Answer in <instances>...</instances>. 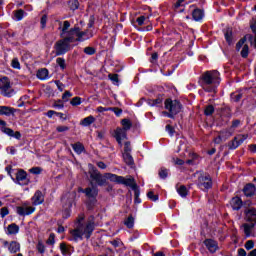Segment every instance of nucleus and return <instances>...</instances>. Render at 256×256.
Returning <instances> with one entry per match:
<instances>
[{"label": "nucleus", "instance_id": "obj_1", "mask_svg": "<svg viewBox=\"0 0 256 256\" xmlns=\"http://www.w3.org/2000/svg\"><path fill=\"white\" fill-rule=\"evenodd\" d=\"M93 231H95V220L93 217H90L86 223H81V220H79L76 229L70 231V241H83V237L91 239Z\"/></svg>", "mask_w": 256, "mask_h": 256}, {"label": "nucleus", "instance_id": "obj_2", "mask_svg": "<svg viewBox=\"0 0 256 256\" xmlns=\"http://www.w3.org/2000/svg\"><path fill=\"white\" fill-rule=\"evenodd\" d=\"M221 83V74L217 70L207 71L202 75L201 87L208 93H215Z\"/></svg>", "mask_w": 256, "mask_h": 256}, {"label": "nucleus", "instance_id": "obj_3", "mask_svg": "<svg viewBox=\"0 0 256 256\" xmlns=\"http://www.w3.org/2000/svg\"><path fill=\"white\" fill-rule=\"evenodd\" d=\"M62 216L64 219H68L71 216V208L75 201V192H68L62 197Z\"/></svg>", "mask_w": 256, "mask_h": 256}, {"label": "nucleus", "instance_id": "obj_4", "mask_svg": "<svg viewBox=\"0 0 256 256\" xmlns=\"http://www.w3.org/2000/svg\"><path fill=\"white\" fill-rule=\"evenodd\" d=\"M59 31L61 39H66L67 41H73L75 35V27L71 28L70 21H63L59 23Z\"/></svg>", "mask_w": 256, "mask_h": 256}, {"label": "nucleus", "instance_id": "obj_5", "mask_svg": "<svg viewBox=\"0 0 256 256\" xmlns=\"http://www.w3.org/2000/svg\"><path fill=\"white\" fill-rule=\"evenodd\" d=\"M5 170L7 171V174L11 177V179H13L18 185L25 186L31 183L29 178H27V172H25L24 170H19L16 173V179L13 177V175H11L13 171V168H11V166H7Z\"/></svg>", "mask_w": 256, "mask_h": 256}, {"label": "nucleus", "instance_id": "obj_6", "mask_svg": "<svg viewBox=\"0 0 256 256\" xmlns=\"http://www.w3.org/2000/svg\"><path fill=\"white\" fill-rule=\"evenodd\" d=\"M197 175V185L199 189H201L202 191H207L208 189H211V187H213V180H211V176L209 174L200 172Z\"/></svg>", "mask_w": 256, "mask_h": 256}, {"label": "nucleus", "instance_id": "obj_7", "mask_svg": "<svg viewBox=\"0 0 256 256\" xmlns=\"http://www.w3.org/2000/svg\"><path fill=\"white\" fill-rule=\"evenodd\" d=\"M165 109L169 111L168 117L173 119L174 115L181 112V103L177 100L166 99L164 102Z\"/></svg>", "mask_w": 256, "mask_h": 256}, {"label": "nucleus", "instance_id": "obj_8", "mask_svg": "<svg viewBox=\"0 0 256 256\" xmlns=\"http://www.w3.org/2000/svg\"><path fill=\"white\" fill-rule=\"evenodd\" d=\"M0 93L4 97H13V95H15V90L11 87V81H9V78H0Z\"/></svg>", "mask_w": 256, "mask_h": 256}, {"label": "nucleus", "instance_id": "obj_9", "mask_svg": "<svg viewBox=\"0 0 256 256\" xmlns=\"http://www.w3.org/2000/svg\"><path fill=\"white\" fill-rule=\"evenodd\" d=\"M71 43H75V42L71 40H67L65 38H62L61 40L56 42L55 44L56 55L57 56L65 55V53H67V51L71 49Z\"/></svg>", "mask_w": 256, "mask_h": 256}, {"label": "nucleus", "instance_id": "obj_10", "mask_svg": "<svg viewBox=\"0 0 256 256\" xmlns=\"http://www.w3.org/2000/svg\"><path fill=\"white\" fill-rule=\"evenodd\" d=\"M88 167L90 177L93 181L97 183V185H100L102 187V185H105V183H107L106 178H103V176L101 175V173H99L97 168L93 167V164H89Z\"/></svg>", "mask_w": 256, "mask_h": 256}, {"label": "nucleus", "instance_id": "obj_11", "mask_svg": "<svg viewBox=\"0 0 256 256\" xmlns=\"http://www.w3.org/2000/svg\"><path fill=\"white\" fill-rule=\"evenodd\" d=\"M93 37V34L89 33L88 30L81 31L79 27H75L74 36L72 38V41L74 43L87 41L88 39H91Z\"/></svg>", "mask_w": 256, "mask_h": 256}, {"label": "nucleus", "instance_id": "obj_12", "mask_svg": "<svg viewBox=\"0 0 256 256\" xmlns=\"http://www.w3.org/2000/svg\"><path fill=\"white\" fill-rule=\"evenodd\" d=\"M16 213L20 217H26L27 215H32V213H35V207L30 206L29 203L25 202L22 205L16 207Z\"/></svg>", "mask_w": 256, "mask_h": 256}, {"label": "nucleus", "instance_id": "obj_13", "mask_svg": "<svg viewBox=\"0 0 256 256\" xmlns=\"http://www.w3.org/2000/svg\"><path fill=\"white\" fill-rule=\"evenodd\" d=\"M248 137H249V135H247V134L237 135L233 139V141L230 143V145H229L230 149H237V147H239V145H242L245 141H247Z\"/></svg>", "mask_w": 256, "mask_h": 256}, {"label": "nucleus", "instance_id": "obj_14", "mask_svg": "<svg viewBox=\"0 0 256 256\" xmlns=\"http://www.w3.org/2000/svg\"><path fill=\"white\" fill-rule=\"evenodd\" d=\"M81 191H82V193H85V195H86V197H88V199H97V195H99V190L95 186L88 187Z\"/></svg>", "mask_w": 256, "mask_h": 256}, {"label": "nucleus", "instance_id": "obj_15", "mask_svg": "<svg viewBox=\"0 0 256 256\" xmlns=\"http://www.w3.org/2000/svg\"><path fill=\"white\" fill-rule=\"evenodd\" d=\"M4 247H8V251L10 253H18V251H21V244H19L17 241H12L10 243L5 241Z\"/></svg>", "mask_w": 256, "mask_h": 256}, {"label": "nucleus", "instance_id": "obj_16", "mask_svg": "<svg viewBox=\"0 0 256 256\" xmlns=\"http://www.w3.org/2000/svg\"><path fill=\"white\" fill-rule=\"evenodd\" d=\"M204 245L207 247L208 251H210V253H216L217 249H219V245L217 244V241L213 240V239H206L204 241Z\"/></svg>", "mask_w": 256, "mask_h": 256}, {"label": "nucleus", "instance_id": "obj_17", "mask_svg": "<svg viewBox=\"0 0 256 256\" xmlns=\"http://www.w3.org/2000/svg\"><path fill=\"white\" fill-rule=\"evenodd\" d=\"M44 201L45 196H43V192H41V190L36 191L32 197V205H41Z\"/></svg>", "mask_w": 256, "mask_h": 256}, {"label": "nucleus", "instance_id": "obj_18", "mask_svg": "<svg viewBox=\"0 0 256 256\" xmlns=\"http://www.w3.org/2000/svg\"><path fill=\"white\" fill-rule=\"evenodd\" d=\"M233 135V131L230 130H222L220 132V135L214 139V143L218 144L221 143V141H225L228 139V137H231Z\"/></svg>", "mask_w": 256, "mask_h": 256}, {"label": "nucleus", "instance_id": "obj_19", "mask_svg": "<svg viewBox=\"0 0 256 256\" xmlns=\"http://www.w3.org/2000/svg\"><path fill=\"white\" fill-rule=\"evenodd\" d=\"M246 215V221L249 223H252L253 225H256V209L255 208H250L245 211Z\"/></svg>", "mask_w": 256, "mask_h": 256}, {"label": "nucleus", "instance_id": "obj_20", "mask_svg": "<svg viewBox=\"0 0 256 256\" xmlns=\"http://www.w3.org/2000/svg\"><path fill=\"white\" fill-rule=\"evenodd\" d=\"M115 139L119 145H122L121 141H123V139H127V130H123V128H117L115 130Z\"/></svg>", "mask_w": 256, "mask_h": 256}, {"label": "nucleus", "instance_id": "obj_21", "mask_svg": "<svg viewBox=\"0 0 256 256\" xmlns=\"http://www.w3.org/2000/svg\"><path fill=\"white\" fill-rule=\"evenodd\" d=\"M230 206L232 207L233 211H239V209L243 207V200L236 196L230 200Z\"/></svg>", "mask_w": 256, "mask_h": 256}, {"label": "nucleus", "instance_id": "obj_22", "mask_svg": "<svg viewBox=\"0 0 256 256\" xmlns=\"http://www.w3.org/2000/svg\"><path fill=\"white\" fill-rule=\"evenodd\" d=\"M120 185H126V187H131V189L137 188V184H135V179L131 176L127 178L122 177V180L120 181Z\"/></svg>", "mask_w": 256, "mask_h": 256}, {"label": "nucleus", "instance_id": "obj_23", "mask_svg": "<svg viewBox=\"0 0 256 256\" xmlns=\"http://www.w3.org/2000/svg\"><path fill=\"white\" fill-rule=\"evenodd\" d=\"M105 179H108L112 183H118L120 185L121 181H123V176H118L116 174L105 173Z\"/></svg>", "mask_w": 256, "mask_h": 256}, {"label": "nucleus", "instance_id": "obj_24", "mask_svg": "<svg viewBox=\"0 0 256 256\" xmlns=\"http://www.w3.org/2000/svg\"><path fill=\"white\" fill-rule=\"evenodd\" d=\"M6 235H17L19 233V226L15 223L9 224L5 229Z\"/></svg>", "mask_w": 256, "mask_h": 256}, {"label": "nucleus", "instance_id": "obj_25", "mask_svg": "<svg viewBox=\"0 0 256 256\" xmlns=\"http://www.w3.org/2000/svg\"><path fill=\"white\" fill-rule=\"evenodd\" d=\"M147 104L150 107H161L163 105V96H158L156 99H148Z\"/></svg>", "mask_w": 256, "mask_h": 256}, {"label": "nucleus", "instance_id": "obj_26", "mask_svg": "<svg viewBox=\"0 0 256 256\" xmlns=\"http://www.w3.org/2000/svg\"><path fill=\"white\" fill-rule=\"evenodd\" d=\"M243 191H244V195H245L246 197H253V195H255V191H256L255 185H253V184H247V185L244 187Z\"/></svg>", "mask_w": 256, "mask_h": 256}, {"label": "nucleus", "instance_id": "obj_27", "mask_svg": "<svg viewBox=\"0 0 256 256\" xmlns=\"http://www.w3.org/2000/svg\"><path fill=\"white\" fill-rule=\"evenodd\" d=\"M15 113V109L9 106H0V115H5L6 117H11Z\"/></svg>", "mask_w": 256, "mask_h": 256}, {"label": "nucleus", "instance_id": "obj_28", "mask_svg": "<svg viewBox=\"0 0 256 256\" xmlns=\"http://www.w3.org/2000/svg\"><path fill=\"white\" fill-rule=\"evenodd\" d=\"M93 123H95V117L90 115L81 120L80 125H82V127H89V125H93Z\"/></svg>", "mask_w": 256, "mask_h": 256}, {"label": "nucleus", "instance_id": "obj_29", "mask_svg": "<svg viewBox=\"0 0 256 256\" xmlns=\"http://www.w3.org/2000/svg\"><path fill=\"white\" fill-rule=\"evenodd\" d=\"M121 125H122V129L124 131H130L131 130V127H133V123H131V120L125 118V119H122L121 121Z\"/></svg>", "mask_w": 256, "mask_h": 256}, {"label": "nucleus", "instance_id": "obj_30", "mask_svg": "<svg viewBox=\"0 0 256 256\" xmlns=\"http://www.w3.org/2000/svg\"><path fill=\"white\" fill-rule=\"evenodd\" d=\"M38 79L44 81L45 79H49V70L43 68L37 72Z\"/></svg>", "mask_w": 256, "mask_h": 256}, {"label": "nucleus", "instance_id": "obj_31", "mask_svg": "<svg viewBox=\"0 0 256 256\" xmlns=\"http://www.w3.org/2000/svg\"><path fill=\"white\" fill-rule=\"evenodd\" d=\"M204 13L202 12L201 9H195L192 12V17L194 19V21H201V19H203Z\"/></svg>", "mask_w": 256, "mask_h": 256}, {"label": "nucleus", "instance_id": "obj_32", "mask_svg": "<svg viewBox=\"0 0 256 256\" xmlns=\"http://www.w3.org/2000/svg\"><path fill=\"white\" fill-rule=\"evenodd\" d=\"M60 251L64 256H71V248H69L65 243L60 244Z\"/></svg>", "mask_w": 256, "mask_h": 256}, {"label": "nucleus", "instance_id": "obj_33", "mask_svg": "<svg viewBox=\"0 0 256 256\" xmlns=\"http://www.w3.org/2000/svg\"><path fill=\"white\" fill-rule=\"evenodd\" d=\"M124 225H125L128 229H133V227L135 226V218H133V216H128V217L124 220Z\"/></svg>", "mask_w": 256, "mask_h": 256}, {"label": "nucleus", "instance_id": "obj_34", "mask_svg": "<svg viewBox=\"0 0 256 256\" xmlns=\"http://www.w3.org/2000/svg\"><path fill=\"white\" fill-rule=\"evenodd\" d=\"M243 229L246 237H251V231H253V228L255 227V224H243Z\"/></svg>", "mask_w": 256, "mask_h": 256}, {"label": "nucleus", "instance_id": "obj_35", "mask_svg": "<svg viewBox=\"0 0 256 256\" xmlns=\"http://www.w3.org/2000/svg\"><path fill=\"white\" fill-rule=\"evenodd\" d=\"M72 148L74 149L75 153H77L78 155H81V153H83V151H85V147H83V144H81L79 142L73 144Z\"/></svg>", "mask_w": 256, "mask_h": 256}, {"label": "nucleus", "instance_id": "obj_36", "mask_svg": "<svg viewBox=\"0 0 256 256\" xmlns=\"http://www.w3.org/2000/svg\"><path fill=\"white\" fill-rule=\"evenodd\" d=\"M123 159L126 165H133V156H131V153H123Z\"/></svg>", "mask_w": 256, "mask_h": 256}, {"label": "nucleus", "instance_id": "obj_37", "mask_svg": "<svg viewBox=\"0 0 256 256\" xmlns=\"http://www.w3.org/2000/svg\"><path fill=\"white\" fill-rule=\"evenodd\" d=\"M177 193L180 195V197H187V194L189 192L187 190V187L181 185L177 188Z\"/></svg>", "mask_w": 256, "mask_h": 256}, {"label": "nucleus", "instance_id": "obj_38", "mask_svg": "<svg viewBox=\"0 0 256 256\" xmlns=\"http://www.w3.org/2000/svg\"><path fill=\"white\" fill-rule=\"evenodd\" d=\"M225 39L227 41V43H229V45H231V43H233V32L231 30H227L225 33Z\"/></svg>", "mask_w": 256, "mask_h": 256}, {"label": "nucleus", "instance_id": "obj_39", "mask_svg": "<svg viewBox=\"0 0 256 256\" xmlns=\"http://www.w3.org/2000/svg\"><path fill=\"white\" fill-rule=\"evenodd\" d=\"M242 97H243V94L241 92H234L231 94V99L234 102L241 101Z\"/></svg>", "mask_w": 256, "mask_h": 256}, {"label": "nucleus", "instance_id": "obj_40", "mask_svg": "<svg viewBox=\"0 0 256 256\" xmlns=\"http://www.w3.org/2000/svg\"><path fill=\"white\" fill-rule=\"evenodd\" d=\"M184 3H185V0H178V1L175 3L174 7H175L177 13H182L183 9H180V10H179V7H183V6L185 5Z\"/></svg>", "mask_w": 256, "mask_h": 256}, {"label": "nucleus", "instance_id": "obj_41", "mask_svg": "<svg viewBox=\"0 0 256 256\" xmlns=\"http://www.w3.org/2000/svg\"><path fill=\"white\" fill-rule=\"evenodd\" d=\"M36 249L38 252H40L42 255L45 253V244H43V241L39 240L38 244L36 246Z\"/></svg>", "mask_w": 256, "mask_h": 256}, {"label": "nucleus", "instance_id": "obj_42", "mask_svg": "<svg viewBox=\"0 0 256 256\" xmlns=\"http://www.w3.org/2000/svg\"><path fill=\"white\" fill-rule=\"evenodd\" d=\"M52 107H54V109H63L65 104L63 103V100H57L53 103Z\"/></svg>", "mask_w": 256, "mask_h": 256}, {"label": "nucleus", "instance_id": "obj_43", "mask_svg": "<svg viewBox=\"0 0 256 256\" xmlns=\"http://www.w3.org/2000/svg\"><path fill=\"white\" fill-rule=\"evenodd\" d=\"M108 77H109L110 81H112V83L114 85H117L119 83V75H117V74H109Z\"/></svg>", "mask_w": 256, "mask_h": 256}, {"label": "nucleus", "instance_id": "obj_44", "mask_svg": "<svg viewBox=\"0 0 256 256\" xmlns=\"http://www.w3.org/2000/svg\"><path fill=\"white\" fill-rule=\"evenodd\" d=\"M204 113L207 116L213 115V113H215V108L213 107V105H209L205 108Z\"/></svg>", "mask_w": 256, "mask_h": 256}, {"label": "nucleus", "instance_id": "obj_45", "mask_svg": "<svg viewBox=\"0 0 256 256\" xmlns=\"http://www.w3.org/2000/svg\"><path fill=\"white\" fill-rule=\"evenodd\" d=\"M2 132L8 135V137H13L15 131L13 129L8 128V127H2Z\"/></svg>", "mask_w": 256, "mask_h": 256}, {"label": "nucleus", "instance_id": "obj_46", "mask_svg": "<svg viewBox=\"0 0 256 256\" xmlns=\"http://www.w3.org/2000/svg\"><path fill=\"white\" fill-rule=\"evenodd\" d=\"M70 104L72 105V107H77V105H81V97L72 98Z\"/></svg>", "mask_w": 256, "mask_h": 256}, {"label": "nucleus", "instance_id": "obj_47", "mask_svg": "<svg viewBox=\"0 0 256 256\" xmlns=\"http://www.w3.org/2000/svg\"><path fill=\"white\" fill-rule=\"evenodd\" d=\"M57 65H59L60 69H65L67 65L65 64V59L63 58H57L56 59Z\"/></svg>", "mask_w": 256, "mask_h": 256}, {"label": "nucleus", "instance_id": "obj_48", "mask_svg": "<svg viewBox=\"0 0 256 256\" xmlns=\"http://www.w3.org/2000/svg\"><path fill=\"white\" fill-rule=\"evenodd\" d=\"M95 51H96L95 48L91 46L84 48V53L86 55H95Z\"/></svg>", "mask_w": 256, "mask_h": 256}, {"label": "nucleus", "instance_id": "obj_49", "mask_svg": "<svg viewBox=\"0 0 256 256\" xmlns=\"http://www.w3.org/2000/svg\"><path fill=\"white\" fill-rule=\"evenodd\" d=\"M25 15V12L23 10H18L16 13H15V19L16 21H21L23 19Z\"/></svg>", "mask_w": 256, "mask_h": 256}, {"label": "nucleus", "instance_id": "obj_50", "mask_svg": "<svg viewBox=\"0 0 256 256\" xmlns=\"http://www.w3.org/2000/svg\"><path fill=\"white\" fill-rule=\"evenodd\" d=\"M70 9H72V11L79 9V1L77 0L70 1Z\"/></svg>", "mask_w": 256, "mask_h": 256}, {"label": "nucleus", "instance_id": "obj_51", "mask_svg": "<svg viewBox=\"0 0 256 256\" xmlns=\"http://www.w3.org/2000/svg\"><path fill=\"white\" fill-rule=\"evenodd\" d=\"M147 197L151 200V201H159V196L155 195V193H153V191L148 192Z\"/></svg>", "mask_w": 256, "mask_h": 256}, {"label": "nucleus", "instance_id": "obj_52", "mask_svg": "<svg viewBox=\"0 0 256 256\" xmlns=\"http://www.w3.org/2000/svg\"><path fill=\"white\" fill-rule=\"evenodd\" d=\"M73 97V94L69 91H66L63 95H62V100L64 101V103H67V101H69V98Z\"/></svg>", "mask_w": 256, "mask_h": 256}, {"label": "nucleus", "instance_id": "obj_53", "mask_svg": "<svg viewBox=\"0 0 256 256\" xmlns=\"http://www.w3.org/2000/svg\"><path fill=\"white\" fill-rule=\"evenodd\" d=\"M0 215H1L2 219H5V217H7V215H9V208L8 207L1 208Z\"/></svg>", "mask_w": 256, "mask_h": 256}, {"label": "nucleus", "instance_id": "obj_54", "mask_svg": "<svg viewBox=\"0 0 256 256\" xmlns=\"http://www.w3.org/2000/svg\"><path fill=\"white\" fill-rule=\"evenodd\" d=\"M253 247H255V242H253V240H248L245 243V249H247V251H251V249H253Z\"/></svg>", "mask_w": 256, "mask_h": 256}, {"label": "nucleus", "instance_id": "obj_55", "mask_svg": "<svg viewBox=\"0 0 256 256\" xmlns=\"http://www.w3.org/2000/svg\"><path fill=\"white\" fill-rule=\"evenodd\" d=\"M241 55L242 57H248L249 55V46L248 45H244L241 51Z\"/></svg>", "mask_w": 256, "mask_h": 256}, {"label": "nucleus", "instance_id": "obj_56", "mask_svg": "<svg viewBox=\"0 0 256 256\" xmlns=\"http://www.w3.org/2000/svg\"><path fill=\"white\" fill-rule=\"evenodd\" d=\"M167 175H169V170L168 169H161L159 172V176L161 179H167Z\"/></svg>", "mask_w": 256, "mask_h": 256}, {"label": "nucleus", "instance_id": "obj_57", "mask_svg": "<svg viewBox=\"0 0 256 256\" xmlns=\"http://www.w3.org/2000/svg\"><path fill=\"white\" fill-rule=\"evenodd\" d=\"M12 67L13 69H21V64L19 63V60L17 58H14L12 60Z\"/></svg>", "mask_w": 256, "mask_h": 256}, {"label": "nucleus", "instance_id": "obj_58", "mask_svg": "<svg viewBox=\"0 0 256 256\" xmlns=\"http://www.w3.org/2000/svg\"><path fill=\"white\" fill-rule=\"evenodd\" d=\"M145 21H147V18L145 16H140L136 19V23L141 27L142 25H145Z\"/></svg>", "mask_w": 256, "mask_h": 256}, {"label": "nucleus", "instance_id": "obj_59", "mask_svg": "<svg viewBox=\"0 0 256 256\" xmlns=\"http://www.w3.org/2000/svg\"><path fill=\"white\" fill-rule=\"evenodd\" d=\"M46 243H47V245H55V234H50Z\"/></svg>", "mask_w": 256, "mask_h": 256}, {"label": "nucleus", "instance_id": "obj_60", "mask_svg": "<svg viewBox=\"0 0 256 256\" xmlns=\"http://www.w3.org/2000/svg\"><path fill=\"white\" fill-rule=\"evenodd\" d=\"M56 131H58V133H65V131H69V127L68 126H58L56 128Z\"/></svg>", "mask_w": 256, "mask_h": 256}, {"label": "nucleus", "instance_id": "obj_61", "mask_svg": "<svg viewBox=\"0 0 256 256\" xmlns=\"http://www.w3.org/2000/svg\"><path fill=\"white\" fill-rule=\"evenodd\" d=\"M40 23H41L42 29H45V27L47 25V15L42 16Z\"/></svg>", "mask_w": 256, "mask_h": 256}, {"label": "nucleus", "instance_id": "obj_62", "mask_svg": "<svg viewBox=\"0 0 256 256\" xmlns=\"http://www.w3.org/2000/svg\"><path fill=\"white\" fill-rule=\"evenodd\" d=\"M124 153H131V143L126 142L124 144Z\"/></svg>", "mask_w": 256, "mask_h": 256}, {"label": "nucleus", "instance_id": "obj_63", "mask_svg": "<svg viewBox=\"0 0 256 256\" xmlns=\"http://www.w3.org/2000/svg\"><path fill=\"white\" fill-rule=\"evenodd\" d=\"M30 173H32L33 175H39V173H41V168L39 167L31 168Z\"/></svg>", "mask_w": 256, "mask_h": 256}, {"label": "nucleus", "instance_id": "obj_64", "mask_svg": "<svg viewBox=\"0 0 256 256\" xmlns=\"http://www.w3.org/2000/svg\"><path fill=\"white\" fill-rule=\"evenodd\" d=\"M238 256H247V251L243 248L238 249Z\"/></svg>", "mask_w": 256, "mask_h": 256}]
</instances>
